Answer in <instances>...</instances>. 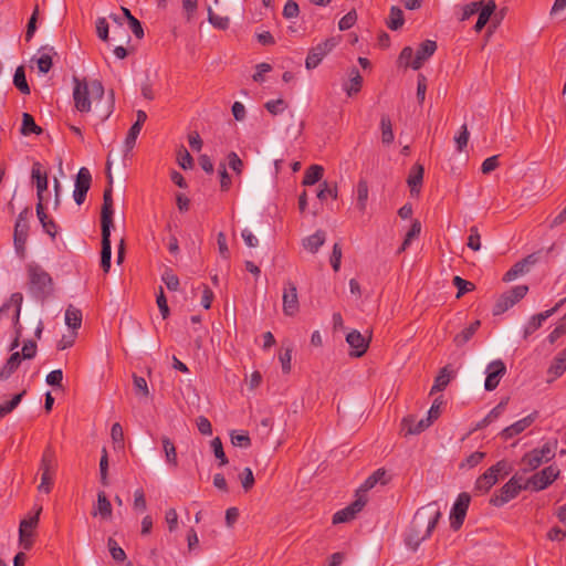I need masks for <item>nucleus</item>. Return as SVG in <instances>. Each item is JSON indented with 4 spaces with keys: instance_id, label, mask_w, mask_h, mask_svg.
<instances>
[{
    "instance_id": "obj_1",
    "label": "nucleus",
    "mask_w": 566,
    "mask_h": 566,
    "mask_svg": "<svg viewBox=\"0 0 566 566\" xmlns=\"http://www.w3.org/2000/svg\"><path fill=\"white\" fill-rule=\"evenodd\" d=\"M441 516L442 513L437 501L418 509L405 536L407 546L416 551L423 541L431 536Z\"/></svg>"
},
{
    "instance_id": "obj_2",
    "label": "nucleus",
    "mask_w": 566,
    "mask_h": 566,
    "mask_svg": "<svg viewBox=\"0 0 566 566\" xmlns=\"http://www.w3.org/2000/svg\"><path fill=\"white\" fill-rule=\"evenodd\" d=\"M25 271L30 295L42 303L50 298L54 293V281L51 274L35 262L28 263Z\"/></svg>"
},
{
    "instance_id": "obj_3",
    "label": "nucleus",
    "mask_w": 566,
    "mask_h": 566,
    "mask_svg": "<svg viewBox=\"0 0 566 566\" xmlns=\"http://www.w3.org/2000/svg\"><path fill=\"white\" fill-rule=\"evenodd\" d=\"M73 99L76 111L81 113H88L92 108L91 97L94 99H102L104 96V86L99 80L87 82L85 78L80 80L73 77Z\"/></svg>"
},
{
    "instance_id": "obj_4",
    "label": "nucleus",
    "mask_w": 566,
    "mask_h": 566,
    "mask_svg": "<svg viewBox=\"0 0 566 566\" xmlns=\"http://www.w3.org/2000/svg\"><path fill=\"white\" fill-rule=\"evenodd\" d=\"M57 460L52 447H46L43 451L41 462H40V472H41V483L38 486L39 492L49 494L53 486V479L56 473Z\"/></svg>"
},
{
    "instance_id": "obj_5",
    "label": "nucleus",
    "mask_w": 566,
    "mask_h": 566,
    "mask_svg": "<svg viewBox=\"0 0 566 566\" xmlns=\"http://www.w3.org/2000/svg\"><path fill=\"white\" fill-rule=\"evenodd\" d=\"M521 478L512 476L495 494L490 499V504L502 506L515 499L522 490L527 489L526 483H521Z\"/></svg>"
},
{
    "instance_id": "obj_6",
    "label": "nucleus",
    "mask_w": 566,
    "mask_h": 566,
    "mask_svg": "<svg viewBox=\"0 0 566 566\" xmlns=\"http://www.w3.org/2000/svg\"><path fill=\"white\" fill-rule=\"evenodd\" d=\"M108 171V186L104 190L103 195V206L101 211V228L111 230L114 226L113 223V177L111 175V163L107 160L106 164Z\"/></svg>"
},
{
    "instance_id": "obj_7",
    "label": "nucleus",
    "mask_w": 566,
    "mask_h": 566,
    "mask_svg": "<svg viewBox=\"0 0 566 566\" xmlns=\"http://www.w3.org/2000/svg\"><path fill=\"white\" fill-rule=\"evenodd\" d=\"M528 292L527 285H516L503 293L493 307V315H501L521 301Z\"/></svg>"
},
{
    "instance_id": "obj_8",
    "label": "nucleus",
    "mask_w": 566,
    "mask_h": 566,
    "mask_svg": "<svg viewBox=\"0 0 566 566\" xmlns=\"http://www.w3.org/2000/svg\"><path fill=\"white\" fill-rule=\"evenodd\" d=\"M559 475V470L555 465L544 468L526 481L527 489L542 491L551 485Z\"/></svg>"
},
{
    "instance_id": "obj_9",
    "label": "nucleus",
    "mask_w": 566,
    "mask_h": 566,
    "mask_svg": "<svg viewBox=\"0 0 566 566\" xmlns=\"http://www.w3.org/2000/svg\"><path fill=\"white\" fill-rule=\"evenodd\" d=\"M470 502L471 496L469 493L462 492L458 495L450 512V527L453 531L460 530V527L463 525Z\"/></svg>"
},
{
    "instance_id": "obj_10",
    "label": "nucleus",
    "mask_w": 566,
    "mask_h": 566,
    "mask_svg": "<svg viewBox=\"0 0 566 566\" xmlns=\"http://www.w3.org/2000/svg\"><path fill=\"white\" fill-rule=\"evenodd\" d=\"M337 44L334 38L326 39L312 48L306 56L305 66L307 70H313L319 65L325 55H327Z\"/></svg>"
},
{
    "instance_id": "obj_11",
    "label": "nucleus",
    "mask_w": 566,
    "mask_h": 566,
    "mask_svg": "<svg viewBox=\"0 0 566 566\" xmlns=\"http://www.w3.org/2000/svg\"><path fill=\"white\" fill-rule=\"evenodd\" d=\"M41 511H42V507L40 506L35 511L34 515L23 518L20 523L19 539H20L21 546L27 551H29L33 545V539H32L33 531L38 526L39 516H40Z\"/></svg>"
},
{
    "instance_id": "obj_12",
    "label": "nucleus",
    "mask_w": 566,
    "mask_h": 566,
    "mask_svg": "<svg viewBox=\"0 0 566 566\" xmlns=\"http://www.w3.org/2000/svg\"><path fill=\"white\" fill-rule=\"evenodd\" d=\"M283 313L286 316H294L300 311L297 287L292 281L284 283L283 287Z\"/></svg>"
},
{
    "instance_id": "obj_13",
    "label": "nucleus",
    "mask_w": 566,
    "mask_h": 566,
    "mask_svg": "<svg viewBox=\"0 0 566 566\" xmlns=\"http://www.w3.org/2000/svg\"><path fill=\"white\" fill-rule=\"evenodd\" d=\"M92 184V175L86 167L80 168L76 179H75V188L73 191L74 201L81 206L85 199L87 191L90 190Z\"/></svg>"
},
{
    "instance_id": "obj_14",
    "label": "nucleus",
    "mask_w": 566,
    "mask_h": 566,
    "mask_svg": "<svg viewBox=\"0 0 566 566\" xmlns=\"http://www.w3.org/2000/svg\"><path fill=\"white\" fill-rule=\"evenodd\" d=\"M506 367L505 364L501 360H493L486 367V379L484 387L488 391L494 390L499 384L501 378L505 375Z\"/></svg>"
},
{
    "instance_id": "obj_15",
    "label": "nucleus",
    "mask_w": 566,
    "mask_h": 566,
    "mask_svg": "<svg viewBox=\"0 0 566 566\" xmlns=\"http://www.w3.org/2000/svg\"><path fill=\"white\" fill-rule=\"evenodd\" d=\"M538 412L534 411L530 413L528 416L517 420L516 422L512 423L511 426L504 428L500 436L504 440L512 439L513 437L522 433L524 430H526L528 427H531L534 421L537 419Z\"/></svg>"
},
{
    "instance_id": "obj_16",
    "label": "nucleus",
    "mask_w": 566,
    "mask_h": 566,
    "mask_svg": "<svg viewBox=\"0 0 566 566\" xmlns=\"http://www.w3.org/2000/svg\"><path fill=\"white\" fill-rule=\"evenodd\" d=\"M438 45L433 40H424L417 49L413 60L411 61V69L419 70L426 61H428L437 51Z\"/></svg>"
},
{
    "instance_id": "obj_17",
    "label": "nucleus",
    "mask_w": 566,
    "mask_h": 566,
    "mask_svg": "<svg viewBox=\"0 0 566 566\" xmlns=\"http://www.w3.org/2000/svg\"><path fill=\"white\" fill-rule=\"evenodd\" d=\"M564 302H565V300H560L551 310H547V311H544L536 315H533L531 317V319L528 321V323L524 327V338H527L534 332H536L548 317H551L553 314H555L559 310V307L564 304Z\"/></svg>"
},
{
    "instance_id": "obj_18",
    "label": "nucleus",
    "mask_w": 566,
    "mask_h": 566,
    "mask_svg": "<svg viewBox=\"0 0 566 566\" xmlns=\"http://www.w3.org/2000/svg\"><path fill=\"white\" fill-rule=\"evenodd\" d=\"M369 339L370 338H366L356 329L349 332L346 336V342L353 349V352H350V356L361 357L368 349Z\"/></svg>"
},
{
    "instance_id": "obj_19",
    "label": "nucleus",
    "mask_w": 566,
    "mask_h": 566,
    "mask_svg": "<svg viewBox=\"0 0 566 566\" xmlns=\"http://www.w3.org/2000/svg\"><path fill=\"white\" fill-rule=\"evenodd\" d=\"M496 9V3L494 0H482V4L479 8V18L474 25V31L480 32L490 21L491 15L494 13Z\"/></svg>"
},
{
    "instance_id": "obj_20",
    "label": "nucleus",
    "mask_w": 566,
    "mask_h": 566,
    "mask_svg": "<svg viewBox=\"0 0 566 566\" xmlns=\"http://www.w3.org/2000/svg\"><path fill=\"white\" fill-rule=\"evenodd\" d=\"M41 169L42 165L39 161H35L32 165L31 176L36 184L38 202L43 203V192L48 189V175L46 172H42Z\"/></svg>"
},
{
    "instance_id": "obj_21",
    "label": "nucleus",
    "mask_w": 566,
    "mask_h": 566,
    "mask_svg": "<svg viewBox=\"0 0 566 566\" xmlns=\"http://www.w3.org/2000/svg\"><path fill=\"white\" fill-rule=\"evenodd\" d=\"M390 481V475L384 469H377L373 474H370L365 482L358 489V492L366 493L371 490L376 484L386 485Z\"/></svg>"
},
{
    "instance_id": "obj_22",
    "label": "nucleus",
    "mask_w": 566,
    "mask_h": 566,
    "mask_svg": "<svg viewBox=\"0 0 566 566\" xmlns=\"http://www.w3.org/2000/svg\"><path fill=\"white\" fill-rule=\"evenodd\" d=\"M112 244L111 230L102 229L101 266L105 273L111 269Z\"/></svg>"
},
{
    "instance_id": "obj_23",
    "label": "nucleus",
    "mask_w": 566,
    "mask_h": 566,
    "mask_svg": "<svg viewBox=\"0 0 566 566\" xmlns=\"http://www.w3.org/2000/svg\"><path fill=\"white\" fill-rule=\"evenodd\" d=\"M40 56L35 60L38 69L41 73L46 74L53 66L52 57L56 55V51L53 46L43 45L40 48Z\"/></svg>"
},
{
    "instance_id": "obj_24",
    "label": "nucleus",
    "mask_w": 566,
    "mask_h": 566,
    "mask_svg": "<svg viewBox=\"0 0 566 566\" xmlns=\"http://www.w3.org/2000/svg\"><path fill=\"white\" fill-rule=\"evenodd\" d=\"M36 216L44 232L48 233L54 240L57 234V224L53 219L49 218V216L45 212L44 205L41 202L36 203Z\"/></svg>"
},
{
    "instance_id": "obj_25",
    "label": "nucleus",
    "mask_w": 566,
    "mask_h": 566,
    "mask_svg": "<svg viewBox=\"0 0 566 566\" xmlns=\"http://www.w3.org/2000/svg\"><path fill=\"white\" fill-rule=\"evenodd\" d=\"M424 168L420 164H416L411 167L407 184L410 187L411 195L419 193L420 187L423 180Z\"/></svg>"
},
{
    "instance_id": "obj_26",
    "label": "nucleus",
    "mask_w": 566,
    "mask_h": 566,
    "mask_svg": "<svg viewBox=\"0 0 566 566\" xmlns=\"http://www.w3.org/2000/svg\"><path fill=\"white\" fill-rule=\"evenodd\" d=\"M112 504L107 499L106 493L104 491H99L97 493V503L92 514L94 516L98 514L102 518L109 520L112 517Z\"/></svg>"
},
{
    "instance_id": "obj_27",
    "label": "nucleus",
    "mask_w": 566,
    "mask_h": 566,
    "mask_svg": "<svg viewBox=\"0 0 566 566\" xmlns=\"http://www.w3.org/2000/svg\"><path fill=\"white\" fill-rule=\"evenodd\" d=\"M22 357L19 352H14L7 359L6 364L0 369V381L7 380L19 368Z\"/></svg>"
},
{
    "instance_id": "obj_28",
    "label": "nucleus",
    "mask_w": 566,
    "mask_h": 566,
    "mask_svg": "<svg viewBox=\"0 0 566 566\" xmlns=\"http://www.w3.org/2000/svg\"><path fill=\"white\" fill-rule=\"evenodd\" d=\"M499 481V478L489 468L482 475H480L474 484V489L482 493H486Z\"/></svg>"
},
{
    "instance_id": "obj_29",
    "label": "nucleus",
    "mask_w": 566,
    "mask_h": 566,
    "mask_svg": "<svg viewBox=\"0 0 566 566\" xmlns=\"http://www.w3.org/2000/svg\"><path fill=\"white\" fill-rule=\"evenodd\" d=\"M363 85V76L360 75L357 67H352L349 71V81L344 84V90L349 97L356 95Z\"/></svg>"
},
{
    "instance_id": "obj_30",
    "label": "nucleus",
    "mask_w": 566,
    "mask_h": 566,
    "mask_svg": "<svg viewBox=\"0 0 566 566\" xmlns=\"http://www.w3.org/2000/svg\"><path fill=\"white\" fill-rule=\"evenodd\" d=\"M326 233L323 230H317L314 234L306 237L303 240V247L311 253H316L319 248L325 243Z\"/></svg>"
},
{
    "instance_id": "obj_31",
    "label": "nucleus",
    "mask_w": 566,
    "mask_h": 566,
    "mask_svg": "<svg viewBox=\"0 0 566 566\" xmlns=\"http://www.w3.org/2000/svg\"><path fill=\"white\" fill-rule=\"evenodd\" d=\"M507 402L509 398L502 399L480 422H478L475 429H483L497 419L504 412Z\"/></svg>"
},
{
    "instance_id": "obj_32",
    "label": "nucleus",
    "mask_w": 566,
    "mask_h": 566,
    "mask_svg": "<svg viewBox=\"0 0 566 566\" xmlns=\"http://www.w3.org/2000/svg\"><path fill=\"white\" fill-rule=\"evenodd\" d=\"M413 421L415 420L412 418H405L402 420L403 429L407 431L408 434H419L427 428H429L433 422L429 417L423 418L417 421L415 426H411Z\"/></svg>"
},
{
    "instance_id": "obj_33",
    "label": "nucleus",
    "mask_w": 566,
    "mask_h": 566,
    "mask_svg": "<svg viewBox=\"0 0 566 566\" xmlns=\"http://www.w3.org/2000/svg\"><path fill=\"white\" fill-rule=\"evenodd\" d=\"M566 371V348L559 352L553 359L547 373L554 376V379L560 377Z\"/></svg>"
},
{
    "instance_id": "obj_34",
    "label": "nucleus",
    "mask_w": 566,
    "mask_h": 566,
    "mask_svg": "<svg viewBox=\"0 0 566 566\" xmlns=\"http://www.w3.org/2000/svg\"><path fill=\"white\" fill-rule=\"evenodd\" d=\"M480 325L481 322L476 319L473 323H471L468 327H465L462 332L457 334L453 338L455 346L462 347L464 344H467L479 329Z\"/></svg>"
},
{
    "instance_id": "obj_35",
    "label": "nucleus",
    "mask_w": 566,
    "mask_h": 566,
    "mask_svg": "<svg viewBox=\"0 0 566 566\" xmlns=\"http://www.w3.org/2000/svg\"><path fill=\"white\" fill-rule=\"evenodd\" d=\"M28 230H29L28 223L15 222L13 237H14V247L18 252L21 251L23 253V251H24V245H25V242L28 239Z\"/></svg>"
},
{
    "instance_id": "obj_36",
    "label": "nucleus",
    "mask_w": 566,
    "mask_h": 566,
    "mask_svg": "<svg viewBox=\"0 0 566 566\" xmlns=\"http://www.w3.org/2000/svg\"><path fill=\"white\" fill-rule=\"evenodd\" d=\"M43 129L36 125L33 116L29 113L22 114V125L20 128V133L23 136H29L31 134L40 135L42 134Z\"/></svg>"
},
{
    "instance_id": "obj_37",
    "label": "nucleus",
    "mask_w": 566,
    "mask_h": 566,
    "mask_svg": "<svg viewBox=\"0 0 566 566\" xmlns=\"http://www.w3.org/2000/svg\"><path fill=\"white\" fill-rule=\"evenodd\" d=\"M324 174V169L319 165H311L304 174L302 184L304 186H312L318 182Z\"/></svg>"
},
{
    "instance_id": "obj_38",
    "label": "nucleus",
    "mask_w": 566,
    "mask_h": 566,
    "mask_svg": "<svg viewBox=\"0 0 566 566\" xmlns=\"http://www.w3.org/2000/svg\"><path fill=\"white\" fill-rule=\"evenodd\" d=\"M65 324L72 328L77 329L82 324V312L73 305H69L65 311Z\"/></svg>"
},
{
    "instance_id": "obj_39",
    "label": "nucleus",
    "mask_w": 566,
    "mask_h": 566,
    "mask_svg": "<svg viewBox=\"0 0 566 566\" xmlns=\"http://www.w3.org/2000/svg\"><path fill=\"white\" fill-rule=\"evenodd\" d=\"M163 449L165 452V458L168 464L172 467L178 465L177 451L174 442L168 437L161 438Z\"/></svg>"
},
{
    "instance_id": "obj_40",
    "label": "nucleus",
    "mask_w": 566,
    "mask_h": 566,
    "mask_svg": "<svg viewBox=\"0 0 566 566\" xmlns=\"http://www.w3.org/2000/svg\"><path fill=\"white\" fill-rule=\"evenodd\" d=\"M403 23H405V17H403L402 10L396 6L391 7L390 14L387 20V27L390 30L396 31V30L400 29L403 25Z\"/></svg>"
},
{
    "instance_id": "obj_41",
    "label": "nucleus",
    "mask_w": 566,
    "mask_h": 566,
    "mask_svg": "<svg viewBox=\"0 0 566 566\" xmlns=\"http://www.w3.org/2000/svg\"><path fill=\"white\" fill-rule=\"evenodd\" d=\"M381 142L382 144L390 145L394 142L392 124L388 115H382L380 118Z\"/></svg>"
},
{
    "instance_id": "obj_42",
    "label": "nucleus",
    "mask_w": 566,
    "mask_h": 566,
    "mask_svg": "<svg viewBox=\"0 0 566 566\" xmlns=\"http://www.w3.org/2000/svg\"><path fill=\"white\" fill-rule=\"evenodd\" d=\"M368 184L360 179L357 184V208L360 212H365L368 200Z\"/></svg>"
},
{
    "instance_id": "obj_43",
    "label": "nucleus",
    "mask_w": 566,
    "mask_h": 566,
    "mask_svg": "<svg viewBox=\"0 0 566 566\" xmlns=\"http://www.w3.org/2000/svg\"><path fill=\"white\" fill-rule=\"evenodd\" d=\"M13 84L22 94H30V87L27 82L24 67L18 66L13 75Z\"/></svg>"
},
{
    "instance_id": "obj_44",
    "label": "nucleus",
    "mask_w": 566,
    "mask_h": 566,
    "mask_svg": "<svg viewBox=\"0 0 566 566\" xmlns=\"http://www.w3.org/2000/svg\"><path fill=\"white\" fill-rule=\"evenodd\" d=\"M450 382V374L448 371V367H443L440 369L438 376L434 379V384L430 390V395H433L437 391H442Z\"/></svg>"
},
{
    "instance_id": "obj_45",
    "label": "nucleus",
    "mask_w": 566,
    "mask_h": 566,
    "mask_svg": "<svg viewBox=\"0 0 566 566\" xmlns=\"http://www.w3.org/2000/svg\"><path fill=\"white\" fill-rule=\"evenodd\" d=\"M544 460L539 457L535 449L525 453L522 458V463L525 465L526 470L533 471L537 469Z\"/></svg>"
},
{
    "instance_id": "obj_46",
    "label": "nucleus",
    "mask_w": 566,
    "mask_h": 566,
    "mask_svg": "<svg viewBox=\"0 0 566 566\" xmlns=\"http://www.w3.org/2000/svg\"><path fill=\"white\" fill-rule=\"evenodd\" d=\"M24 394L25 391L23 390L22 392L14 395L9 401L0 405V420L7 415L11 413L18 407Z\"/></svg>"
},
{
    "instance_id": "obj_47",
    "label": "nucleus",
    "mask_w": 566,
    "mask_h": 566,
    "mask_svg": "<svg viewBox=\"0 0 566 566\" xmlns=\"http://www.w3.org/2000/svg\"><path fill=\"white\" fill-rule=\"evenodd\" d=\"M452 283L458 289V293L455 295L457 298H461L465 293L475 289L474 283L467 281L459 275L453 277Z\"/></svg>"
},
{
    "instance_id": "obj_48",
    "label": "nucleus",
    "mask_w": 566,
    "mask_h": 566,
    "mask_svg": "<svg viewBox=\"0 0 566 566\" xmlns=\"http://www.w3.org/2000/svg\"><path fill=\"white\" fill-rule=\"evenodd\" d=\"M231 443L234 447L248 449L251 446V439L248 432L233 430L230 433Z\"/></svg>"
},
{
    "instance_id": "obj_49",
    "label": "nucleus",
    "mask_w": 566,
    "mask_h": 566,
    "mask_svg": "<svg viewBox=\"0 0 566 566\" xmlns=\"http://www.w3.org/2000/svg\"><path fill=\"white\" fill-rule=\"evenodd\" d=\"M420 231H421V224L418 220H415L411 224V228L406 233V237L403 239L401 247L398 250V253H401L402 251H405L410 245L411 241L420 234Z\"/></svg>"
},
{
    "instance_id": "obj_50",
    "label": "nucleus",
    "mask_w": 566,
    "mask_h": 566,
    "mask_svg": "<svg viewBox=\"0 0 566 566\" xmlns=\"http://www.w3.org/2000/svg\"><path fill=\"white\" fill-rule=\"evenodd\" d=\"M208 21L219 30H227L230 25L229 17L218 15L211 8H208Z\"/></svg>"
},
{
    "instance_id": "obj_51",
    "label": "nucleus",
    "mask_w": 566,
    "mask_h": 566,
    "mask_svg": "<svg viewBox=\"0 0 566 566\" xmlns=\"http://www.w3.org/2000/svg\"><path fill=\"white\" fill-rule=\"evenodd\" d=\"M133 382H134V391L136 396L147 398L149 396V389L147 381L144 377L137 376L136 374L133 375Z\"/></svg>"
},
{
    "instance_id": "obj_52",
    "label": "nucleus",
    "mask_w": 566,
    "mask_h": 566,
    "mask_svg": "<svg viewBox=\"0 0 566 566\" xmlns=\"http://www.w3.org/2000/svg\"><path fill=\"white\" fill-rule=\"evenodd\" d=\"M557 447V441L554 442H545L541 448H536V452L544 460V462H548L555 457V450Z\"/></svg>"
},
{
    "instance_id": "obj_53",
    "label": "nucleus",
    "mask_w": 566,
    "mask_h": 566,
    "mask_svg": "<svg viewBox=\"0 0 566 566\" xmlns=\"http://www.w3.org/2000/svg\"><path fill=\"white\" fill-rule=\"evenodd\" d=\"M99 480L104 486L109 484L108 482V454L106 449L102 450V457L99 460Z\"/></svg>"
},
{
    "instance_id": "obj_54",
    "label": "nucleus",
    "mask_w": 566,
    "mask_h": 566,
    "mask_svg": "<svg viewBox=\"0 0 566 566\" xmlns=\"http://www.w3.org/2000/svg\"><path fill=\"white\" fill-rule=\"evenodd\" d=\"M22 302H23V295L20 292L12 293L10 296V300L7 302V303H9V308L11 306L14 307L13 322L15 324H18V318L20 317V314H21Z\"/></svg>"
},
{
    "instance_id": "obj_55",
    "label": "nucleus",
    "mask_w": 566,
    "mask_h": 566,
    "mask_svg": "<svg viewBox=\"0 0 566 566\" xmlns=\"http://www.w3.org/2000/svg\"><path fill=\"white\" fill-rule=\"evenodd\" d=\"M211 448H212V451L214 453V457L220 460V465H226L228 464V458L224 453V450H223V446H222V442H221V439L219 437H216L212 439L211 441Z\"/></svg>"
},
{
    "instance_id": "obj_56",
    "label": "nucleus",
    "mask_w": 566,
    "mask_h": 566,
    "mask_svg": "<svg viewBox=\"0 0 566 566\" xmlns=\"http://www.w3.org/2000/svg\"><path fill=\"white\" fill-rule=\"evenodd\" d=\"M163 282L166 284L167 289L169 291H177L179 287V279L178 276L172 272L171 269H166L165 272L161 275Z\"/></svg>"
},
{
    "instance_id": "obj_57",
    "label": "nucleus",
    "mask_w": 566,
    "mask_h": 566,
    "mask_svg": "<svg viewBox=\"0 0 566 566\" xmlns=\"http://www.w3.org/2000/svg\"><path fill=\"white\" fill-rule=\"evenodd\" d=\"M107 546L114 560L122 563L126 559V554L124 549L117 545L114 538H108Z\"/></svg>"
},
{
    "instance_id": "obj_58",
    "label": "nucleus",
    "mask_w": 566,
    "mask_h": 566,
    "mask_svg": "<svg viewBox=\"0 0 566 566\" xmlns=\"http://www.w3.org/2000/svg\"><path fill=\"white\" fill-rule=\"evenodd\" d=\"M527 273V269L524 268V263L516 262L503 276L504 282L515 280L517 276Z\"/></svg>"
},
{
    "instance_id": "obj_59",
    "label": "nucleus",
    "mask_w": 566,
    "mask_h": 566,
    "mask_svg": "<svg viewBox=\"0 0 566 566\" xmlns=\"http://www.w3.org/2000/svg\"><path fill=\"white\" fill-rule=\"evenodd\" d=\"M467 245L473 251H479L481 249V235L479 233L478 227L472 226L470 228Z\"/></svg>"
},
{
    "instance_id": "obj_60",
    "label": "nucleus",
    "mask_w": 566,
    "mask_h": 566,
    "mask_svg": "<svg viewBox=\"0 0 566 566\" xmlns=\"http://www.w3.org/2000/svg\"><path fill=\"white\" fill-rule=\"evenodd\" d=\"M494 474L500 479L509 475L512 472V465L506 460H501L490 468Z\"/></svg>"
},
{
    "instance_id": "obj_61",
    "label": "nucleus",
    "mask_w": 566,
    "mask_h": 566,
    "mask_svg": "<svg viewBox=\"0 0 566 566\" xmlns=\"http://www.w3.org/2000/svg\"><path fill=\"white\" fill-rule=\"evenodd\" d=\"M265 108L272 115L281 114L286 108V103L282 98L272 99L265 103Z\"/></svg>"
},
{
    "instance_id": "obj_62",
    "label": "nucleus",
    "mask_w": 566,
    "mask_h": 566,
    "mask_svg": "<svg viewBox=\"0 0 566 566\" xmlns=\"http://www.w3.org/2000/svg\"><path fill=\"white\" fill-rule=\"evenodd\" d=\"M357 21V13L355 10L347 12L338 22V28L342 31L350 29Z\"/></svg>"
},
{
    "instance_id": "obj_63",
    "label": "nucleus",
    "mask_w": 566,
    "mask_h": 566,
    "mask_svg": "<svg viewBox=\"0 0 566 566\" xmlns=\"http://www.w3.org/2000/svg\"><path fill=\"white\" fill-rule=\"evenodd\" d=\"M111 437H112L113 442L118 448H124V431H123V428H122L120 423L115 422L112 426Z\"/></svg>"
},
{
    "instance_id": "obj_64",
    "label": "nucleus",
    "mask_w": 566,
    "mask_h": 566,
    "mask_svg": "<svg viewBox=\"0 0 566 566\" xmlns=\"http://www.w3.org/2000/svg\"><path fill=\"white\" fill-rule=\"evenodd\" d=\"M240 481L245 492L250 491L254 485V475L250 468H245L240 474Z\"/></svg>"
}]
</instances>
